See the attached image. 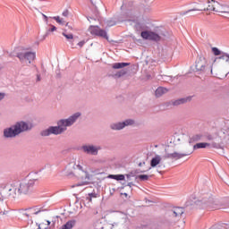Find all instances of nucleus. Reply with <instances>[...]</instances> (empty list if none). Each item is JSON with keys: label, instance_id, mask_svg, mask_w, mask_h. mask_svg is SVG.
<instances>
[{"label": "nucleus", "instance_id": "11", "mask_svg": "<svg viewBox=\"0 0 229 229\" xmlns=\"http://www.w3.org/2000/svg\"><path fill=\"white\" fill-rule=\"evenodd\" d=\"M89 33L91 35H96L97 37H100L101 38H105L106 40H108V34L106 33V30H102L101 28L98 26H90L89 28Z\"/></svg>", "mask_w": 229, "mask_h": 229}, {"label": "nucleus", "instance_id": "26", "mask_svg": "<svg viewBox=\"0 0 229 229\" xmlns=\"http://www.w3.org/2000/svg\"><path fill=\"white\" fill-rule=\"evenodd\" d=\"M51 29H49L47 33L43 36V40H46V37L49 35L50 31H56V27L55 25H50Z\"/></svg>", "mask_w": 229, "mask_h": 229}, {"label": "nucleus", "instance_id": "10", "mask_svg": "<svg viewBox=\"0 0 229 229\" xmlns=\"http://www.w3.org/2000/svg\"><path fill=\"white\" fill-rule=\"evenodd\" d=\"M81 149L86 155H91L92 157H96L99 154V151H101L102 148L101 146L86 144L81 147Z\"/></svg>", "mask_w": 229, "mask_h": 229}, {"label": "nucleus", "instance_id": "39", "mask_svg": "<svg viewBox=\"0 0 229 229\" xmlns=\"http://www.w3.org/2000/svg\"><path fill=\"white\" fill-rule=\"evenodd\" d=\"M63 16L69 17V10H65L64 12H63Z\"/></svg>", "mask_w": 229, "mask_h": 229}, {"label": "nucleus", "instance_id": "33", "mask_svg": "<svg viewBox=\"0 0 229 229\" xmlns=\"http://www.w3.org/2000/svg\"><path fill=\"white\" fill-rule=\"evenodd\" d=\"M40 212H41V210H38V211L33 212V213H31V214H30V213H24L23 216H27V217H30V216H37V215L40 214Z\"/></svg>", "mask_w": 229, "mask_h": 229}, {"label": "nucleus", "instance_id": "2", "mask_svg": "<svg viewBox=\"0 0 229 229\" xmlns=\"http://www.w3.org/2000/svg\"><path fill=\"white\" fill-rule=\"evenodd\" d=\"M81 117V113H75L68 119H61L57 122V126H50L40 131L41 137H49V135H62L64 131H67V126H72L78 119Z\"/></svg>", "mask_w": 229, "mask_h": 229}, {"label": "nucleus", "instance_id": "55", "mask_svg": "<svg viewBox=\"0 0 229 229\" xmlns=\"http://www.w3.org/2000/svg\"><path fill=\"white\" fill-rule=\"evenodd\" d=\"M149 169H151V167H149V168L148 169V171H149Z\"/></svg>", "mask_w": 229, "mask_h": 229}, {"label": "nucleus", "instance_id": "5", "mask_svg": "<svg viewBox=\"0 0 229 229\" xmlns=\"http://www.w3.org/2000/svg\"><path fill=\"white\" fill-rule=\"evenodd\" d=\"M35 182H37V179H25L20 182H16V185L18 186V194H20V196L31 194L35 187Z\"/></svg>", "mask_w": 229, "mask_h": 229}, {"label": "nucleus", "instance_id": "23", "mask_svg": "<svg viewBox=\"0 0 229 229\" xmlns=\"http://www.w3.org/2000/svg\"><path fill=\"white\" fill-rule=\"evenodd\" d=\"M108 178H111L112 180H116L117 182H121L124 180V174H109Z\"/></svg>", "mask_w": 229, "mask_h": 229}, {"label": "nucleus", "instance_id": "42", "mask_svg": "<svg viewBox=\"0 0 229 229\" xmlns=\"http://www.w3.org/2000/svg\"><path fill=\"white\" fill-rule=\"evenodd\" d=\"M138 165H139V167H142V165H146V162H145V161L140 162V163L138 164Z\"/></svg>", "mask_w": 229, "mask_h": 229}, {"label": "nucleus", "instance_id": "9", "mask_svg": "<svg viewBox=\"0 0 229 229\" xmlns=\"http://www.w3.org/2000/svg\"><path fill=\"white\" fill-rule=\"evenodd\" d=\"M135 124V120L133 119H127L123 122H117V123H113L110 124V128L114 131H121V130H124L126 126H133Z\"/></svg>", "mask_w": 229, "mask_h": 229}, {"label": "nucleus", "instance_id": "52", "mask_svg": "<svg viewBox=\"0 0 229 229\" xmlns=\"http://www.w3.org/2000/svg\"><path fill=\"white\" fill-rule=\"evenodd\" d=\"M47 225L49 226V225H51V222L50 221H47Z\"/></svg>", "mask_w": 229, "mask_h": 229}, {"label": "nucleus", "instance_id": "31", "mask_svg": "<svg viewBox=\"0 0 229 229\" xmlns=\"http://www.w3.org/2000/svg\"><path fill=\"white\" fill-rule=\"evenodd\" d=\"M146 229H160L157 224H150L148 225Z\"/></svg>", "mask_w": 229, "mask_h": 229}, {"label": "nucleus", "instance_id": "15", "mask_svg": "<svg viewBox=\"0 0 229 229\" xmlns=\"http://www.w3.org/2000/svg\"><path fill=\"white\" fill-rule=\"evenodd\" d=\"M191 101H192V97H187L177 100H172L170 101V105H173L174 106H180V105H185V103H189Z\"/></svg>", "mask_w": 229, "mask_h": 229}, {"label": "nucleus", "instance_id": "41", "mask_svg": "<svg viewBox=\"0 0 229 229\" xmlns=\"http://www.w3.org/2000/svg\"><path fill=\"white\" fill-rule=\"evenodd\" d=\"M0 214H3L4 216H6V214H8V211L4 210L0 208Z\"/></svg>", "mask_w": 229, "mask_h": 229}, {"label": "nucleus", "instance_id": "54", "mask_svg": "<svg viewBox=\"0 0 229 229\" xmlns=\"http://www.w3.org/2000/svg\"><path fill=\"white\" fill-rule=\"evenodd\" d=\"M210 72H211V74H212V69H210Z\"/></svg>", "mask_w": 229, "mask_h": 229}, {"label": "nucleus", "instance_id": "53", "mask_svg": "<svg viewBox=\"0 0 229 229\" xmlns=\"http://www.w3.org/2000/svg\"><path fill=\"white\" fill-rule=\"evenodd\" d=\"M57 78H60V74H57Z\"/></svg>", "mask_w": 229, "mask_h": 229}, {"label": "nucleus", "instance_id": "44", "mask_svg": "<svg viewBox=\"0 0 229 229\" xmlns=\"http://www.w3.org/2000/svg\"><path fill=\"white\" fill-rule=\"evenodd\" d=\"M2 99H4V93H0V101H2Z\"/></svg>", "mask_w": 229, "mask_h": 229}, {"label": "nucleus", "instance_id": "20", "mask_svg": "<svg viewBox=\"0 0 229 229\" xmlns=\"http://www.w3.org/2000/svg\"><path fill=\"white\" fill-rule=\"evenodd\" d=\"M210 148V143L200 142V143H197L193 146V149H201V148Z\"/></svg>", "mask_w": 229, "mask_h": 229}, {"label": "nucleus", "instance_id": "16", "mask_svg": "<svg viewBox=\"0 0 229 229\" xmlns=\"http://www.w3.org/2000/svg\"><path fill=\"white\" fill-rule=\"evenodd\" d=\"M192 152H188V153H178V152H174L172 153V160H180V158H183V157H189Z\"/></svg>", "mask_w": 229, "mask_h": 229}, {"label": "nucleus", "instance_id": "50", "mask_svg": "<svg viewBox=\"0 0 229 229\" xmlns=\"http://www.w3.org/2000/svg\"><path fill=\"white\" fill-rule=\"evenodd\" d=\"M123 196H124L125 198H127V197H128V193H123Z\"/></svg>", "mask_w": 229, "mask_h": 229}, {"label": "nucleus", "instance_id": "27", "mask_svg": "<svg viewBox=\"0 0 229 229\" xmlns=\"http://www.w3.org/2000/svg\"><path fill=\"white\" fill-rule=\"evenodd\" d=\"M54 21H55L58 24H65V21L64 19H61L60 16H54L53 17Z\"/></svg>", "mask_w": 229, "mask_h": 229}, {"label": "nucleus", "instance_id": "24", "mask_svg": "<svg viewBox=\"0 0 229 229\" xmlns=\"http://www.w3.org/2000/svg\"><path fill=\"white\" fill-rule=\"evenodd\" d=\"M125 74H128V71L126 69H123L118 71L114 77V78H123V76H125Z\"/></svg>", "mask_w": 229, "mask_h": 229}, {"label": "nucleus", "instance_id": "18", "mask_svg": "<svg viewBox=\"0 0 229 229\" xmlns=\"http://www.w3.org/2000/svg\"><path fill=\"white\" fill-rule=\"evenodd\" d=\"M161 161H162V157L158 155H156L155 157H153L150 160V166L157 167V165H158V164H160Z\"/></svg>", "mask_w": 229, "mask_h": 229}, {"label": "nucleus", "instance_id": "19", "mask_svg": "<svg viewBox=\"0 0 229 229\" xmlns=\"http://www.w3.org/2000/svg\"><path fill=\"white\" fill-rule=\"evenodd\" d=\"M185 212L183 208H174L172 210L174 217H180Z\"/></svg>", "mask_w": 229, "mask_h": 229}, {"label": "nucleus", "instance_id": "51", "mask_svg": "<svg viewBox=\"0 0 229 229\" xmlns=\"http://www.w3.org/2000/svg\"><path fill=\"white\" fill-rule=\"evenodd\" d=\"M126 176H127V179L130 180L131 175L127 174Z\"/></svg>", "mask_w": 229, "mask_h": 229}, {"label": "nucleus", "instance_id": "40", "mask_svg": "<svg viewBox=\"0 0 229 229\" xmlns=\"http://www.w3.org/2000/svg\"><path fill=\"white\" fill-rule=\"evenodd\" d=\"M78 46H79L80 47H81L82 46H85V40H82V41L79 42V43H78Z\"/></svg>", "mask_w": 229, "mask_h": 229}, {"label": "nucleus", "instance_id": "21", "mask_svg": "<svg viewBox=\"0 0 229 229\" xmlns=\"http://www.w3.org/2000/svg\"><path fill=\"white\" fill-rule=\"evenodd\" d=\"M128 65H130V63H115L113 64V69H124Z\"/></svg>", "mask_w": 229, "mask_h": 229}, {"label": "nucleus", "instance_id": "36", "mask_svg": "<svg viewBox=\"0 0 229 229\" xmlns=\"http://www.w3.org/2000/svg\"><path fill=\"white\" fill-rule=\"evenodd\" d=\"M91 4H93V6H96V4H100L101 0H90Z\"/></svg>", "mask_w": 229, "mask_h": 229}, {"label": "nucleus", "instance_id": "32", "mask_svg": "<svg viewBox=\"0 0 229 229\" xmlns=\"http://www.w3.org/2000/svg\"><path fill=\"white\" fill-rule=\"evenodd\" d=\"M92 198H98V194H96V192L89 193V196L86 198V199L92 201Z\"/></svg>", "mask_w": 229, "mask_h": 229}, {"label": "nucleus", "instance_id": "34", "mask_svg": "<svg viewBox=\"0 0 229 229\" xmlns=\"http://www.w3.org/2000/svg\"><path fill=\"white\" fill-rule=\"evenodd\" d=\"M222 60H225V62H229V55L228 54H223L222 56H220Z\"/></svg>", "mask_w": 229, "mask_h": 229}, {"label": "nucleus", "instance_id": "25", "mask_svg": "<svg viewBox=\"0 0 229 229\" xmlns=\"http://www.w3.org/2000/svg\"><path fill=\"white\" fill-rule=\"evenodd\" d=\"M62 35H63L64 37H65V38L68 39V40H72V39L74 38V36H73L72 34H68V33H67V30H64V31L62 33Z\"/></svg>", "mask_w": 229, "mask_h": 229}, {"label": "nucleus", "instance_id": "30", "mask_svg": "<svg viewBox=\"0 0 229 229\" xmlns=\"http://www.w3.org/2000/svg\"><path fill=\"white\" fill-rule=\"evenodd\" d=\"M212 53L215 55V56H219V55H222L221 50H219L217 47H213Z\"/></svg>", "mask_w": 229, "mask_h": 229}, {"label": "nucleus", "instance_id": "35", "mask_svg": "<svg viewBox=\"0 0 229 229\" xmlns=\"http://www.w3.org/2000/svg\"><path fill=\"white\" fill-rule=\"evenodd\" d=\"M167 158H171L173 160L172 153H166L165 156H163L164 160H167Z\"/></svg>", "mask_w": 229, "mask_h": 229}, {"label": "nucleus", "instance_id": "22", "mask_svg": "<svg viewBox=\"0 0 229 229\" xmlns=\"http://www.w3.org/2000/svg\"><path fill=\"white\" fill-rule=\"evenodd\" d=\"M201 139H203V135L201 134H195L193 135L191 138H190V144H192L194 142H199V140H200Z\"/></svg>", "mask_w": 229, "mask_h": 229}, {"label": "nucleus", "instance_id": "43", "mask_svg": "<svg viewBox=\"0 0 229 229\" xmlns=\"http://www.w3.org/2000/svg\"><path fill=\"white\" fill-rule=\"evenodd\" d=\"M3 187L0 188V199H3Z\"/></svg>", "mask_w": 229, "mask_h": 229}, {"label": "nucleus", "instance_id": "1", "mask_svg": "<svg viewBox=\"0 0 229 229\" xmlns=\"http://www.w3.org/2000/svg\"><path fill=\"white\" fill-rule=\"evenodd\" d=\"M128 19L125 20L127 22H130L131 26L134 24V30L137 33H140L141 38L144 40H151L152 42H160L162 40V37H165V31L162 30H157L156 31H152L149 30V26H148L144 22L139 21L137 19L139 17V13L133 10L128 11L127 13Z\"/></svg>", "mask_w": 229, "mask_h": 229}, {"label": "nucleus", "instance_id": "48", "mask_svg": "<svg viewBox=\"0 0 229 229\" xmlns=\"http://www.w3.org/2000/svg\"><path fill=\"white\" fill-rule=\"evenodd\" d=\"M40 80H41V79H40V75L38 74V75H37V81H40Z\"/></svg>", "mask_w": 229, "mask_h": 229}, {"label": "nucleus", "instance_id": "12", "mask_svg": "<svg viewBox=\"0 0 229 229\" xmlns=\"http://www.w3.org/2000/svg\"><path fill=\"white\" fill-rule=\"evenodd\" d=\"M208 8H203V9H191L189 10L185 13H183V15H185V13H189V12H205V11H210V12H216V4H219V2L216 1V0H208Z\"/></svg>", "mask_w": 229, "mask_h": 229}, {"label": "nucleus", "instance_id": "38", "mask_svg": "<svg viewBox=\"0 0 229 229\" xmlns=\"http://www.w3.org/2000/svg\"><path fill=\"white\" fill-rule=\"evenodd\" d=\"M148 170H140V169H137L135 170V174H139V173H147Z\"/></svg>", "mask_w": 229, "mask_h": 229}, {"label": "nucleus", "instance_id": "46", "mask_svg": "<svg viewBox=\"0 0 229 229\" xmlns=\"http://www.w3.org/2000/svg\"><path fill=\"white\" fill-rule=\"evenodd\" d=\"M223 228H224V229H229V225H223Z\"/></svg>", "mask_w": 229, "mask_h": 229}, {"label": "nucleus", "instance_id": "47", "mask_svg": "<svg viewBox=\"0 0 229 229\" xmlns=\"http://www.w3.org/2000/svg\"><path fill=\"white\" fill-rule=\"evenodd\" d=\"M127 185H128V187H133V185H135V184H133V182H129Z\"/></svg>", "mask_w": 229, "mask_h": 229}, {"label": "nucleus", "instance_id": "56", "mask_svg": "<svg viewBox=\"0 0 229 229\" xmlns=\"http://www.w3.org/2000/svg\"><path fill=\"white\" fill-rule=\"evenodd\" d=\"M45 229H47V228H45Z\"/></svg>", "mask_w": 229, "mask_h": 229}, {"label": "nucleus", "instance_id": "37", "mask_svg": "<svg viewBox=\"0 0 229 229\" xmlns=\"http://www.w3.org/2000/svg\"><path fill=\"white\" fill-rule=\"evenodd\" d=\"M144 12L145 13H149V12H151V7L150 6L145 7Z\"/></svg>", "mask_w": 229, "mask_h": 229}, {"label": "nucleus", "instance_id": "28", "mask_svg": "<svg viewBox=\"0 0 229 229\" xmlns=\"http://www.w3.org/2000/svg\"><path fill=\"white\" fill-rule=\"evenodd\" d=\"M139 180H140L141 182H148V180H149V175L147 174H140L138 175Z\"/></svg>", "mask_w": 229, "mask_h": 229}, {"label": "nucleus", "instance_id": "4", "mask_svg": "<svg viewBox=\"0 0 229 229\" xmlns=\"http://www.w3.org/2000/svg\"><path fill=\"white\" fill-rule=\"evenodd\" d=\"M194 205L196 208H208V210L219 208L217 200H214V198L210 194L203 195V197L194 202Z\"/></svg>", "mask_w": 229, "mask_h": 229}, {"label": "nucleus", "instance_id": "8", "mask_svg": "<svg viewBox=\"0 0 229 229\" xmlns=\"http://www.w3.org/2000/svg\"><path fill=\"white\" fill-rule=\"evenodd\" d=\"M208 71H210L207 59L203 56H199L195 62V72L199 74H205Z\"/></svg>", "mask_w": 229, "mask_h": 229}, {"label": "nucleus", "instance_id": "14", "mask_svg": "<svg viewBox=\"0 0 229 229\" xmlns=\"http://www.w3.org/2000/svg\"><path fill=\"white\" fill-rule=\"evenodd\" d=\"M71 169H79V171H81V173L82 174H84L85 178H88L89 176V174L87 172H84L82 171L81 169H83V167L80 165H74V164H72V165H69L66 168H65V171H66V175L67 176H71V174H74V172H72V170Z\"/></svg>", "mask_w": 229, "mask_h": 229}, {"label": "nucleus", "instance_id": "7", "mask_svg": "<svg viewBox=\"0 0 229 229\" xmlns=\"http://www.w3.org/2000/svg\"><path fill=\"white\" fill-rule=\"evenodd\" d=\"M3 198H19V187L17 182L11 184L10 186L2 187Z\"/></svg>", "mask_w": 229, "mask_h": 229}, {"label": "nucleus", "instance_id": "29", "mask_svg": "<svg viewBox=\"0 0 229 229\" xmlns=\"http://www.w3.org/2000/svg\"><path fill=\"white\" fill-rule=\"evenodd\" d=\"M208 148H214L215 149H222L223 148V147H221V144L216 143V142H212Z\"/></svg>", "mask_w": 229, "mask_h": 229}, {"label": "nucleus", "instance_id": "17", "mask_svg": "<svg viewBox=\"0 0 229 229\" xmlns=\"http://www.w3.org/2000/svg\"><path fill=\"white\" fill-rule=\"evenodd\" d=\"M167 92H169V89L164 87H159L156 89V97L162 98V96H164V94H167Z\"/></svg>", "mask_w": 229, "mask_h": 229}, {"label": "nucleus", "instance_id": "6", "mask_svg": "<svg viewBox=\"0 0 229 229\" xmlns=\"http://www.w3.org/2000/svg\"><path fill=\"white\" fill-rule=\"evenodd\" d=\"M36 56L35 52L28 51V48L24 47H20L19 51L16 53V58H18L21 64L22 62H29V64H31Z\"/></svg>", "mask_w": 229, "mask_h": 229}, {"label": "nucleus", "instance_id": "13", "mask_svg": "<svg viewBox=\"0 0 229 229\" xmlns=\"http://www.w3.org/2000/svg\"><path fill=\"white\" fill-rule=\"evenodd\" d=\"M216 12L222 17H229V6L225 4H216Z\"/></svg>", "mask_w": 229, "mask_h": 229}, {"label": "nucleus", "instance_id": "49", "mask_svg": "<svg viewBox=\"0 0 229 229\" xmlns=\"http://www.w3.org/2000/svg\"><path fill=\"white\" fill-rule=\"evenodd\" d=\"M66 27L71 28V30H72V27H71V25H69V22L66 23Z\"/></svg>", "mask_w": 229, "mask_h": 229}, {"label": "nucleus", "instance_id": "3", "mask_svg": "<svg viewBox=\"0 0 229 229\" xmlns=\"http://www.w3.org/2000/svg\"><path fill=\"white\" fill-rule=\"evenodd\" d=\"M32 128L33 124H31V123L24 121L16 122L15 124L4 129L3 137L4 139H15L16 137H19L21 133L30 131Z\"/></svg>", "mask_w": 229, "mask_h": 229}, {"label": "nucleus", "instance_id": "45", "mask_svg": "<svg viewBox=\"0 0 229 229\" xmlns=\"http://www.w3.org/2000/svg\"><path fill=\"white\" fill-rule=\"evenodd\" d=\"M42 16L44 17L46 22H47V16H46V14L42 13Z\"/></svg>", "mask_w": 229, "mask_h": 229}]
</instances>
